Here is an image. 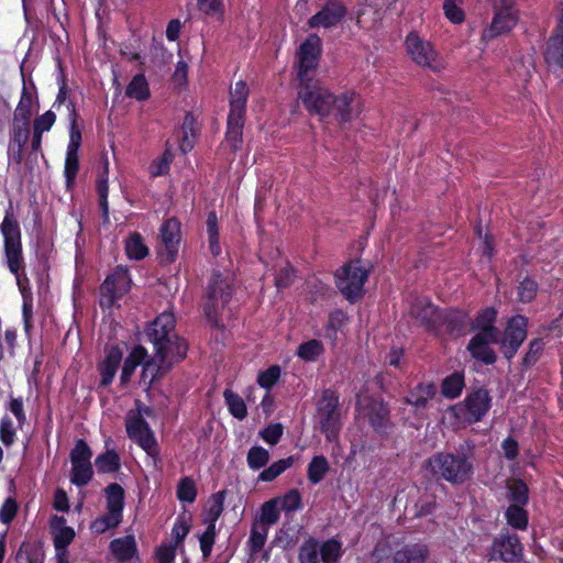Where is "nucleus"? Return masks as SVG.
Wrapping results in <instances>:
<instances>
[{
  "label": "nucleus",
  "instance_id": "obj_33",
  "mask_svg": "<svg viewBox=\"0 0 563 563\" xmlns=\"http://www.w3.org/2000/svg\"><path fill=\"white\" fill-rule=\"evenodd\" d=\"M249 96V88L242 80L238 81L230 91V112L231 115H245V106Z\"/></svg>",
  "mask_w": 563,
  "mask_h": 563
},
{
  "label": "nucleus",
  "instance_id": "obj_4",
  "mask_svg": "<svg viewBox=\"0 0 563 563\" xmlns=\"http://www.w3.org/2000/svg\"><path fill=\"white\" fill-rule=\"evenodd\" d=\"M430 465L434 474L453 484L464 483L473 471L472 463L465 456L451 453L437 454Z\"/></svg>",
  "mask_w": 563,
  "mask_h": 563
},
{
  "label": "nucleus",
  "instance_id": "obj_15",
  "mask_svg": "<svg viewBox=\"0 0 563 563\" xmlns=\"http://www.w3.org/2000/svg\"><path fill=\"white\" fill-rule=\"evenodd\" d=\"M528 319L517 314L509 319L503 339L499 341L500 350L507 358L514 357L527 338Z\"/></svg>",
  "mask_w": 563,
  "mask_h": 563
},
{
  "label": "nucleus",
  "instance_id": "obj_58",
  "mask_svg": "<svg viewBox=\"0 0 563 563\" xmlns=\"http://www.w3.org/2000/svg\"><path fill=\"white\" fill-rule=\"evenodd\" d=\"M511 505L523 506L528 501V488L521 481H514L508 485Z\"/></svg>",
  "mask_w": 563,
  "mask_h": 563
},
{
  "label": "nucleus",
  "instance_id": "obj_41",
  "mask_svg": "<svg viewBox=\"0 0 563 563\" xmlns=\"http://www.w3.org/2000/svg\"><path fill=\"white\" fill-rule=\"evenodd\" d=\"M295 460L292 456H288L286 459L278 460L274 462L271 466L263 470L258 475V481L262 482H272L277 478L282 473L286 470L290 468L294 464Z\"/></svg>",
  "mask_w": 563,
  "mask_h": 563
},
{
  "label": "nucleus",
  "instance_id": "obj_24",
  "mask_svg": "<svg viewBox=\"0 0 563 563\" xmlns=\"http://www.w3.org/2000/svg\"><path fill=\"white\" fill-rule=\"evenodd\" d=\"M110 551L121 563H140L137 544L133 536L114 539L110 542Z\"/></svg>",
  "mask_w": 563,
  "mask_h": 563
},
{
  "label": "nucleus",
  "instance_id": "obj_12",
  "mask_svg": "<svg viewBox=\"0 0 563 563\" xmlns=\"http://www.w3.org/2000/svg\"><path fill=\"white\" fill-rule=\"evenodd\" d=\"M490 408V397L487 390L478 389L468 395L464 401L455 405L453 411L459 419L475 423L483 419Z\"/></svg>",
  "mask_w": 563,
  "mask_h": 563
},
{
  "label": "nucleus",
  "instance_id": "obj_42",
  "mask_svg": "<svg viewBox=\"0 0 563 563\" xmlns=\"http://www.w3.org/2000/svg\"><path fill=\"white\" fill-rule=\"evenodd\" d=\"M329 472V463L323 455L314 456L308 465V479L312 484L320 483Z\"/></svg>",
  "mask_w": 563,
  "mask_h": 563
},
{
  "label": "nucleus",
  "instance_id": "obj_63",
  "mask_svg": "<svg viewBox=\"0 0 563 563\" xmlns=\"http://www.w3.org/2000/svg\"><path fill=\"white\" fill-rule=\"evenodd\" d=\"M445 16L453 23L464 21V12L461 8V0H445L443 3Z\"/></svg>",
  "mask_w": 563,
  "mask_h": 563
},
{
  "label": "nucleus",
  "instance_id": "obj_34",
  "mask_svg": "<svg viewBox=\"0 0 563 563\" xmlns=\"http://www.w3.org/2000/svg\"><path fill=\"white\" fill-rule=\"evenodd\" d=\"M466 314L461 311L443 312L441 333L448 332L455 336L462 334L466 328Z\"/></svg>",
  "mask_w": 563,
  "mask_h": 563
},
{
  "label": "nucleus",
  "instance_id": "obj_27",
  "mask_svg": "<svg viewBox=\"0 0 563 563\" xmlns=\"http://www.w3.org/2000/svg\"><path fill=\"white\" fill-rule=\"evenodd\" d=\"M362 410L375 430L383 431L388 427L389 410L383 401L372 399Z\"/></svg>",
  "mask_w": 563,
  "mask_h": 563
},
{
  "label": "nucleus",
  "instance_id": "obj_64",
  "mask_svg": "<svg viewBox=\"0 0 563 563\" xmlns=\"http://www.w3.org/2000/svg\"><path fill=\"white\" fill-rule=\"evenodd\" d=\"M177 496L181 501L192 503L197 496L195 483L188 477L181 479L178 485Z\"/></svg>",
  "mask_w": 563,
  "mask_h": 563
},
{
  "label": "nucleus",
  "instance_id": "obj_37",
  "mask_svg": "<svg viewBox=\"0 0 563 563\" xmlns=\"http://www.w3.org/2000/svg\"><path fill=\"white\" fill-rule=\"evenodd\" d=\"M435 395V386L433 384H419L407 398V402L416 408H423L430 399Z\"/></svg>",
  "mask_w": 563,
  "mask_h": 563
},
{
  "label": "nucleus",
  "instance_id": "obj_25",
  "mask_svg": "<svg viewBox=\"0 0 563 563\" xmlns=\"http://www.w3.org/2000/svg\"><path fill=\"white\" fill-rule=\"evenodd\" d=\"M49 528L53 536L55 551H68V545L75 539V530L66 526V519L60 516H52Z\"/></svg>",
  "mask_w": 563,
  "mask_h": 563
},
{
  "label": "nucleus",
  "instance_id": "obj_26",
  "mask_svg": "<svg viewBox=\"0 0 563 563\" xmlns=\"http://www.w3.org/2000/svg\"><path fill=\"white\" fill-rule=\"evenodd\" d=\"M161 239L167 252L166 260L174 261L180 241V223L174 218L166 220L161 228Z\"/></svg>",
  "mask_w": 563,
  "mask_h": 563
},
{
  "label": "nucleus",
  "instance_id": "obj_62",
  "mask_svg": "<svg viewBox=\"0 0 563 563\" xmlns=\"http://www.w3.org/2000/svg\"><path fill=\"white\" fill-rule=\"evenodd\" d=\"M79 169V161H78V152H66V159H65V177L66 183L69 186L73 184V181L76 178V175Z\"/></svg>",
  "mask_w": 563,
  "mask_h": 563
},
{
  "label": "nucleus",
  "instance_id": "obj_1",
  "mask_svg": "<svg viewBox=\"0 0 563 563\" xmlns=\"http://www.w3.org/2000/svg\"><path fill=\"white\" fill-rule=\"evenodd\" d=\"M154 349V355L144 363L141 374L142 382L147 386L164 376L175 362L183 360L187 354L188 346L183 339L176 335Z\"/></svg>",
  "mask_w": 563,
  "mask_h": 563
},
{
  "label": "nucleus",
  "instance_id": "obj_48",
  "mask_svg": "<svg viewBox=\"0 0 563 563\" xmlns=\"http://www.w3.org/2000/svg\"><path fill=\"white\" fill-rule=\"evenodd\" d=\"M321 341L312 339L298 346L297 355L306 362L316 361L323 353Z\"/></svg>",
  "mask_w": 563,
  "mask_h": 563
},
{
  "label": "nucleus",
  "instance_id": "obj_9",
  "mask_svg": "<svg viewBox=\"0 0 563 563\" xmlns=\"http://www.w3.org/2000/svg\"><path fill=\"white\" fill-rule=\"evenodd\" d=\"M317 419L328 441H333L341 428L339 398L331 390H324L318 400Z\"/></svg>",
  "mask_w": 563,
  "mask_h": 563
},
{
  "label": "nucleus",
  "instance_id": "obj_38",
  "mask_svg": "<svg viewBox=\"0 0 563 563\" xmlns=\"http://www.w3.org/2000/svg\"><path fill=\"white\" fill-rule=\"evenodd\" d=\"M125 93L130 98L143 101L150 97V87L143 74L135 75L129 82Z\"/></svg>",
  "mask_w": 563,
  "mask_h": 563
},
{
  "label": "nucleus",
  "instance_id": "obj_46",
  "mask_svg": "<svg viewBox=\"0 0 563 563\" xmlns=\"http://www.w3.org/2000/svg\"><path fill=\"white\" fill-rule=\"evenodd\" d=\"M206 224L210 252L213 256H218L221 252V247L219 243V228L216 212H209Z\"/></svg>",
  "mask_w": 563,
  "mask_h": 563
},
{
  "label": "nucleus",
  "instance_id": "obj_54",
  "mask_svg": "<svg viewBox=\"0 0 563 563\" xmlns=\"http://www.w3.org/2000/svg\"><path fill=\"white\" fill-rule=\"evenodd\" d=\"M246 460L249 467L253 471H257L268 463L269 453L262 446H252L249 450Z\"/></svg>",
  "mask_w": 563,
  "mask_h": 563
},
{
  "label": "nucleus",
  "instance_id": "obj_49",
  "mask_svg": "<svg viewBox=\"0 0 563 563\" xmlns=\"http://www.w3.org/2000/svg\"><path fill=\"white\" fill-rule=\"evenodd\" d=\"M225 402L228 405L231 415L238 419L246 417L247 409L244 400L235 393L230 389H225L223 393Z\"/></svg>",
  "mask_w": 563,
  "mask_h": 563
},
{
  "label": "nucleus",
  "instance_id": "obj_16",
  "mask_svg": "<svg viewBox=\"0 0 563 563\" xmlns=\"http://www.w3.org/2000/svg\"><path fill=\"white\" fill-rule=\"evenodd\" d=\"M410 316L427 331L441 334L440 324L443 312L439 311L428 298H417L409 310Z\"/></svg>",
  "mask_w": 563,
  "mask_h": 563
},
{
  "label": "nucleus",
  "instance_id": "obj_45",
  "mask_svg": "<svg viewBox=\"0 0 563 563\" xmlns=\"http://www.w3.org/2000/svg\"><path fill=\"white\" fill-rule=\"evenodd\" d=\"M279 509L277 499L273 498L264 503L261 507L260 520L257 523L265 525L267 528L268 526L277 523L280 516Z\"/></svg>",
  "mask_w": 563,
  "mask_h": 563
},
{
  "label": "nucleus",
  "instance_id": "obj_6",
  "mask_svg": "<svg viewBox=\"0 0 563 563\" xmlns=\"http://www.w3.org/2000/svg\"><path fill=\"white\" fill-rule=\"evenodd\" d=\"M301 84L302 87L298 92L305 108L312 114L319 115L321 119L331 115L335 96L324 86L318 82Z\"/></svg>",
  "mask_w": 563,
  "mask_h": 563
},
{
  "label": "nucleus",
  "instance_id": "obj_40",
  "mask_svg": "<svg viewBox=\"0 0 563 563\" xmlns=\"http://www.w3.org/2000/svg\"><path fill=\"white\" fill-rule=\"evenodd\" d=\"M224 497L225 492L221 490L212 495V497L210 498L208 508L205 514V522L208 526L213 525V527L216 528V522L223 511Z\"/></svg>",
  "mask_w": 563,
  "mask_h": 563
},
{
  "label": "nucleus",
  "instance_id": "obj_52",
  "mask_svg": "<svg viewBox=\"0 0 563 563\" xmlns=\"http://www.w3.org/2000/svg\"><path fill=\"white\" fill-rule=\"evenodd\" d=\"M70 109V129H69V142L67 145L68 152H78L81 144V132L77 126V112L73 103L68 104Z\"/></svg>",
  "mask_w": 563,
  "mask_h": 563
},
{
  "label": "nucleus",
  "instance_id": "obj_51",
  "mask_svg": "<svg viewBox=\"0 0 563 563\" xmlns=\"http://www.w3.org/2000/svg\"><path fill=\"white\" fill-rule=\"evenodd\" d=\"M267 536L268 528L265 527V525H260L257 522L253 523L249 539V545L252 553H257L263 549L267 540Z\"/></svg>",
  "mask_w": 563,
  "mask_h": 563
},
{
  "label": "nucleus",
  "instance_id": "obj_59",
  "mask_svg": "<svg viewBox=\"0 0 563 563\" xmlns=\"http://www.w3.org/2000/svg\"><path fill=\"white\" fill-rule=\"evenodd\" d=\"M21 288V292L23 296V306H22V314H23V323L24 329L29 333L33 327V299L32 295L26 291L24 288Z\"/></svg>",
  "mask_w": 563,
  "mask_h": 563
},
{
  "label": "nucleus",
  "instance_id": "obj_11",
  "mask_svg": "<svg viewBox=\"0 0 563 563\" xmlns=\"http://www.w3.org/2000/svg\"><path fill=\"white\" fill-rule=\"evenodd\" d=\"M92 451L84 440H77L70 452V482L78 486L87 485L93 475L91 464Z\"/></svg>",
  "mask_w": 563,
  "mask_h": 563
},
{
  "label": "nucleus",
  "instance_id": "obj_30",
  "mask_svg": "<svg viewBox=\"0 0 563 563\" xmlns=\"http://www.w3.org/2000/svg\"><path fill=\"white\" fill-rule=\"evenodd\" d=\"M30 122L13 120L12 132L10 136V150L14 153L18 163L22 159V152L30 136Z\"/></svg>",
  "mask_w": 563,
  "mask_h": 563
},
{
  "label": "nucleus",
  "instance_id": "obj_8",
  "mask_svg": "<svg viewBox=\"0 0 563 563\" xmlns=\"http://www.w3.org/2000/svg\"><path fill=\"white\" fill-rule=\"evenodd\" d=\"M495 14L490 24L482 32V41L489 42L509 33L518 22L514 0H493Z\"/></svg>",
  "mask_w": 563,
  "mask_h": 563
},
{
  "label": "nucleus",
  "instance_id": "obj_35",
  "mask_svg": "<svg viewBox=\"0 0 563 563\" xmlns=\"http://www.w3.org/2000/svg\"><path fill=\"white\" fill-rule=\"evenodd\" d=\"M108 172H109V163L108 161L104 162L103 170L99 175L97 179V192L99 196V206L102 211V218L104 222L109 221V203H108V192H109V186H108Z\"/></svg>",
  "mask_w": 563,
  "mask_h": 563
},
{
  "label": "nucleus",
  "instance_id": "obj_23",
  "mask_svg": "<svg viewBox=\"0 0 563 563\" xmlns=\"http://www.w3.org/2000/svg\"><path fill=\"white\" fill-rule=\"evenodd\" d=\"M175 318L170 312L161 313L152 323L148 336L154 346L163 344L166 340L175 338Z\"/></svg>",
  "mask_w": 563,
  "mask_h": 563
},
{
  "label": "nucleus",
  "instance_id": "obj_32",
  "mask_svg": "<svg viewBox=\"0 0 563 563\" xmlns=\"http://www.w3.org/2000/svg\"><path fill=\"white\" fill-rule=\"evenodd\" d=\"M496 314L497 312L493 308L483 310L476 317L473 329L478 330L481 334H487L493 341H498V330L494 327Z\"/></svg>",
  "mask_w": 563,
  "mask_h": 563
},
{
  "label": "nucleus",
  "instance_id": "obj_57",
  "mask_svg": "<svg viewBox=\"0 0 563 563\" xmlns=\"http://www.w3.org/2000/svg\"><path fill=\"white\" fill-rule=\"evenodd\" d=\"M19 563H43L44 554L35 545H22L16 554Z\"/></svg>",
  "mask_w": 563,
  "mask_h": 563
},
{
  "label": "nucleus",
  "instance_id": "obj_56",
  "mask_svg": "<svg viewBox=\"0 0 563 563\" xmlns=\"http://www.w3.org/2000/svg\"><path fill=\"white\" fill-rule=\"evenodd\" d=\"M463 387V376L455 373L443 380L442 393L448 398H456L461 394Z\"/></svg>",
  "mask_w": 563,
  "mask_h": 563
},
{
  "label": "nucleus",
  "instance_id": "obj_19",
  "mask_svg": "<svg viewBox=\"0 0 563 563\" xmlns=\"http://www.w3.org/2000/svg\"><path fill=\"white\" fill-rule=\"evenodd\" d=\"M131 287V278L128 271L121 266L106 278L101 285V294L108 296V303L113 305L114 300L125 295Z\"/></svg>",
  "mask_w": 563,
  "mask_h": 563
},
{
  "label": "nucleus",
  "instance_id": "obj_21",
  "mask_svg": "<svg viewBox=\"0 0 563 563\" xmlns=\"http://www.w3.org/2000/svg\"><path fill=\"white\" fill-rule=\"evenodd\" d=\"M544 58L551 69L558 70L563 68V13L548 41Z\"/></svg>",
  "mask_w": 563,
  "mask_h": 563
},
{
  "label": "nucleus",
  "instance_id": "obj_29",
  "mask_svg": "<svg viewBox=\"0 0 563 563\" xmlns=\"http://www.w3.org/2000/svg\"><path fill=\"white\" fill-rule=\"evenodd\" d=\"M150 358H147V351L145 347L141 345L134 346L126 358L123 362L121 375H120V383L121 385H126L132 375L134 374L136 367L139 365L144 366V363L147 362Z\"/></svg>",
  "mask_w": 563,
  "mask_h": 563
},
{
  "label": "nucleus",
  "instance_id": "obj_10",
  "mask_svg": "<svg viewBox=\"0 0 563 563\" xmlns=\"http://www.w3.org/2000/svg\"><path fill=\"white\" fill-rule=\"evenodd\" d=\"M126 433L136 442L148 455L157 454V443L147 422L142 417V410H130L125 419Z\"/></svg>",
  "mask_w": 563,
  "mask_h": 563
},
{
  "label": "nucleus",
  "instance_id": "obj_7",
  "mask_svg": "<svg viewBox=\"0 0 563 563\" xmlns=\"http://www.w3.org/2000/svg\"><path fill=\"white\" fill-rule=\"evenodd\" d=\"M367 277L368 269L363 267L360 261L349 262L335 274L338 288L351 302L363 295V287Z\"/></svg>",
  "mask_w": 563,
  "mask_h": 563
},
{
  "label": "nucleus",
  "instance_id": "obj_43",
  "mask_svg": "<svg viewBox=\"0 0 563 563\" xmlns=\"http://www.w3.org/2000/svg\"><path fill=\"white\" fill-rule=\"evenodd\" d=\"M32 103H33V96L26 89V87L23 86L20 101H19V103L14 110V113H13V120L30 122L31 113H32Z\"/></svg>",
  "mask_w": 563,
  "mask_h": 563
},
{
  "label": "nucleus",
  "instance_id": "obj_2",
  "mask_svg": "<svg viewBox=\"0 0 563 563\" xmlns=\"http://www.w3.org/2000/svg\"><path fill=\"white\" fill-rule=\"evenodd\" d=\"M405 49L408 58L416 66L432 73H441L446 68V62L432 42L410 32L405 40Z\"/></svg>",
  "mask_w": 563,
  "mask_h": 563
},
{
  "label": "nucleus",
  "instance_id": "obj_36",
  "mask_svg": "<svg viewBox=\"0 0 563 563\" xmlns=\"http://www.w3.org/2000/svg\"><path fill=\"white\" fill-rule=\"evenodd\" d=\"M244 126V117L228 115L227 142L233 147L239 148L242 143V131Z\"/></svg>",
  "mask_w": 563,
  "mask_h": 563
},
{
  "label": "nucleus",
  "instance_id": "obj_55",
  "mask_svg": "<svg viewBox=\"0 0 563 563\" xmlns=\"http://www.w3.org/2000/svg\"><path fill=\"white\" fill-rule=\"evenodd\" d=\"M278 506L286 512L296 511L302 508L301 495L297 489H291L284 496L277 497Z\"/></svg>",
  "mask_w": 563,
  "mask_h": 563
},
{
  "label": "nucleus",
  "instance_id": "obj_20",
  "mask_svg": "<svg viewBox=\"0 0 563 563\" xmlns=\"http://www.w3.org/2000/svg\"><path fill=\"white\" fill-rule=\"evenodd\" d=\"M362 111L361 98L354 91H344L335 96L331 114L341 122H349Z\"/></svg>",
  "mask_w": 563,
  "mask_h": 563
},
{
  "label": "nucleus",
  "instance_id": "obj_5",
  "mask_svg": "<svg viewBox=\"0 0 563 563\" xmlns=\"http://www.w3.org/2000/svg\"><path fill=\"white\" fill-rule=\"evenodd\" d=\"M1 233L4 239V251L10 272L15 276L21 287L20 271L23 267L21 232L18 222L9 213L1 223Z\"/></svg>",
  "mask_w": 563,
  "mask_h": 563
},
{
  "label": "nucleus",
  "instance_id": "obj_39",
  "mask_svg": "<svg viewBox=\"0 0 563 563\" xmlns=\"http://www.w3.org/2000/svg\"><path fill=\"white\" fill-rule=\"evenodd\" d=\"M120 456L114 450H107L95 460L99 473H114L120 468Z\"/></svg>",
  "mask_w": 563,
  "mask_h": 563
},
{
  "label": "nucleus",
  "instance_id": "obj_44",
  "mask_svg": "<svg viewBox=\"0 0 563 563\" xmlns=\"http://www.w3.org/2000/svg\"><path fill=\"white\" fill-rule=\"evenodd\" d=\"M125 252L131 260H142L148 254V249L144 244L139 233L131 234L125 241Z\"/></svg>",
  "mask_w": 563,
  "mask_h": 563
},
{
  "label": "nucleus",
  "instance_id": "obj_17",
  "mask_svg": "<svg viewBox=\"0 0 563 563\" xmlns=\"http://www.w3.org/2000/svg\"><path fill=\"white\" fill-rule=\"evenodd\" d=\"M346 14V7L341 0H328L320 11L312 15L308 25L311 29H331L339 25Z\"/></svg>",
  "mask_w": 563,
  "mask_h": 563
},
{
  "label": "nucleus",
  "instance_id": "obj_13",
  "mask_svg": "<svg viewBox=\"0 0 563 563\" xmlns=\"http://www.w3.org/2000/svg\"><path fill=\"white\" fill-rule=\"evenodd\" d=\"M232 280L229 275L214 273L208 287V305L205 308L209 319H213L219 308L224 307L232 296Z\"/></svg>",
  "mask_w": 563,
  "mask_h": 563
},
{
  "label": "nucleus",
  "instance_id": "obj_28",
  "mask_svg": "<svg viewBox=\"0 0 563 563\" xmlns=\"http://www.w3.org/2000/svg\"><path fill=\"white\" fill-rule=\"evenodd\" d=\"M496 342L497 341H493L487 334L477 333L470 341L467 350L474 358L485 364H493L496 361V355L489 344Z\"/></svg>",
  "mask_w": 563,
  "mask_h": 563
},
{
  "label": "nucleus",
  "instance_id": "obj_47",
  "mask_svg": "<svg viewBox=\"0 0 563 563\" xmlns=\"http://www.w3.org/2000/svg\"><path fill=\"white\" fill-rule=\"evenodd\" d=\"M320 559L323 563H336L342 555V544L334 539H330L319 544Z\"/></svg>",
  "mask_w": 563,
  "mask_h": 563
},
{
  "label": "nucleus",
  "instance_id": "obj_31",
  "mask_svg": "<svg viewBox=\"0 0 563 563\" xmlns=\"http://www.w3.org/2000/svg\"><path fill=\"white\" fill-rule=\"evenodd\" d=\"M428 549L424 544H408L398 550L390 563H426Z\"/></svg>",
  "mask_w": 563,
  "mask_h": 563
},
{
  "label": "nucleus",
  "instance_id": "obj_60",
  "mask_svg": "<svg viewBox=\"0 0 563 563\" xmlns=\"http://www.w3.org/2000/svg\"><path fill=\"white\" fill-rule=\"evenodd\" d=\"M56 121V114L52 110L36 117L33 121V132L44 134L48 132Z\"/></svg>",
  "mask_w": 563,
  "mask_h": 563
},
{
  "label": "nucleus",
  "instance_id": "obj_53",
  "mask_svg": "<svg viewBox=\"0 0 563 563\" xmlns=\"http://www.w3.org/2000/svg\"><path fill=\"white\" fill-rule=\"evenodd\" d=\"M320 550L318 541L309 539L302 543L299 550L300 563H319Z\"/></svg>",
  "mask_w": 563,
  "mask_h": 563
},
{
  "label": "nucleus",
  "instance_id": "obj_50",
  "mask_svg": "<svg viewBox=\"0 0 563 563\" xmlns=\"http://www.w3.org/2000/svg\"><path fill=\"white\" fill-rule=\"evenodd\" d=\"M505 515L509 526L519 530H525L527 528L528 515L522 506L510 505Z\"/></svg>",
  "mask_w": 563,
  "mask_h": 563
},
{
  "label": "nucleus",
  "instance_id": "obj_18",
  "mask_svg": "<svg viewBox=\"0 0 563 563\" xmlns=\"http://www.w3.org/2000/svg\"><path fill=\"white\" fill-rule=\"evenodd\" d=\"M521 555L522 544L519 538L516 534L510 536L508 533L495 538L489 552L492 561L500 560L504 562H515L518 561Z\"/></svg>",
  "mask_w": 563,
  "mask_h": 563
},
{
  "label": "nucleus",
  "instance_id": "obj_3",
  "mask_svg": "<svg viewBox=\"0 0 563 563\" xmlns=\"http://www.w3.org/2000/svg\"><path fill=\"white\" fill-rule=\"evenodd\" d=\"M104 495L107 501V514L98 517L90 525L91 531L97 534H101L109 529L118 527L123 517V488L119 484L112 483L106 487Z\"/></svg>",
  "mask_w": 563,
  "mask_h": 563
},
{
  "label": "nucleus",
  "instance_id": "obj_22",
  "mask_svg": "<svg viewBox=\"0 0 563 563\" xmlns=\"http://www.w3.org/2000/svg\"><path fill=\"white\" fill-rule=\"evenodd\" d=\"M122 358L123 353L119 346L112 345L106 349V355L98 364L101 387H108L113 382Z\"/></svg>",
  "mask_w": 563,
  "mask_h": 563
},
{
  "label": "nucleus",
  "instance_id": "obj_61",
  "mask_svg": "<svg viewBox=\"0 0 563 563\" xmlns=\"http://www.w3.org/2000/svg\"><path fill=\"white\" fill-rule=\"evenodd\" d=\"M280 367L278 365H272L266 371L261 372L257 376V383L265 389L272 388L280 377Z\"/></svg>",
  "mask_w": 563,
  "mask_h": 563
},
{
  "label": "nucleus",
  "instance_id": "obj_14",
  "mask_svg": "<svg viewBox=\"0 0 563 563\" xmlns=\"http://www.w3.org/2000/svg\"><path fill=\"white\" fill-rule=\"evenodd\" d=\"M321 38L310 34L298 48V77L301 84L308 80V73L317 68L321 54Z\"/></svg>",
  "mask_w": 563,
  "mask_h": 563
}]
</instances>
